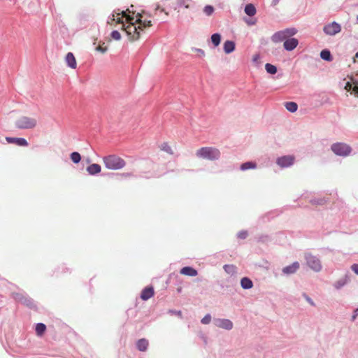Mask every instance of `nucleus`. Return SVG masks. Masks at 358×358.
I'll list each match as a JSON object with an SVG mask.
<instances>
[{
	"label": "nucleus",
	"mask_w": 358,
	"mask_h": 358,
	"mask_svg": "<svg viewBox=\"0 0 358 358\" xmlns=\"http://www.w3.org/2000/svg\"><path fill=\"white\" fill-rule=\"evenodd\" d=\"M296 34V29L294 28L285 29L282 31H279L275 33L272 36V41L274 43H279L283 41H286L288 38Z\"/></svg>",
	"instance_id": "nucleus-6"
},
{
	"label": "nucleus",
	"mask_w": 358,
	"mask_h": 358,
	"mask_svg": "<svg viewBox=\"0 0 358 358\" xmlns=\"http://www.w3.org/2000/svg\"><path fill=\"white\" fill-rule=\"evenodd\" d=\"M265 69L268 73L275 74L277 72V68L273 64L267 63L265 65Z\"/></svg>",
	"instance_id": "nucleus-29"
},
{
	"label": "nucleus",
	"mask_w": 358,
	"mask_h": 358,
	"mask_svg": "<svg viewBox=\"0 0 358 358\" xmlns=\"http://www.w3.org/2000/svg\"><path fill=\"white\" fill-rule=\"evenodd\" d=\"M331 150L335 155L341 157H347L352 152V148L349 145L341 142L333 143Z\"/></svg>",
	"instance_id": "nucleus-5"
},
{
	"label": "nucleus",
	"mask_w": 358,
	"mask_h": 358,
	"mask_svg": "<svg viewBox=\"0 0 358 358\" xmlns=\"http://www.w3.org/2000/svg\"><path fill=\"white\" fill-rule=\"evenodd\" d=\"M13 296L15 299V300L21 303H23L28 306L32 305V300L30 298L27 297V296L23 295L22 294L15 293L13 294Z\"/></svg>",
	"instance_id": "nucleus-11"
},
{
	"label": "nucleus",
	"mask_w": 358,
	"mask_h": 358,
	"mask_svg": "<svg viewBox=\"0 0 358 358\" xmlns=\"http://www.w3.org/2000/svg\"><path fill=\"white\" fill-rule=\"evenodd\" d=\"M211 41L215 46H218L221 41V36L220 34H213L211 36Z\"/></svg>",
	"instance_id": "nucleus-27"
},
{
	"label": "nucleus",
	"mask_w": 358,
	"mask_h": 358,
	"mask_svg": "<svg viewBox=\"0 0 358 358\" xmlns=\"http://www.w3.org/2000/svg\"><path fill=\"white\" fill-rule=\"evenodd\" d=\"M285 108L289 112L294 113L296 111L298 106L295 102L290 101L285 103Z\"/></svg>",
	"instance_id": "nucleus-25"
},
{
	"label": "nucleus",
	"mask_w": 358,
	"mask_h": 358,
	"mask_svg": "<svg viewBox=\"0 0 358 358\" xmlns=\"http://www.w3.org/2000/svg\"><path fill=\"white\" fill-rule=\"evenodd\" d=\"M245 13L249 16H253L256 13V8L253 4H247L245 7Z\"/></svg>",
	"instance_id": "nucleus-23"
},
{
	"label": "nucleus",
	"mask_w": 358,
	"mask_h": 358,
	"mask_svg": "<svg viewBox=\"0 0 358 358\" xmlns=\"http://www.w3.org/2000/svg\"><path fill=\"white\" fill-rule=\"evenodd\" d=\"M305 258L307 265L314 271L318 272L322 269V265L319 259L310 254H306Z\"/></svg>",
	"instance_id": "nucleus-7"
},
{
	"label": "nucleus",
	"mask_w": 358,
	"mask_h": 358,
	"mask_svg": "<svg viewBox=\"0 0 358 358\" xmlns=\"http://www.w3.org/2000/svg\"><path fill=\"white\" fill-rule=\"evenodd\" d=\"M110 36L113 39L119 41L121 38V34L118 31H113L110 34Z\"/></svg>",
	"instance_id": "nucleus-34"
},
{
	"label": "nucleus",
	"mask_w": 358,
	"mask_h": 358,
	"mask_svg": "<svg viewBox=\"0 0 358 358\" xmlns=\"http://www.w3.org/2000/svg\"><path fill=\"white\" fill-rule=\"evenodd\" d=\"M176 314L180 317H182V312L180 310L176 312Z\"/></svg>",
	"instance_id": "nucleus-45"
},
{
	"label": "nucleus",
	"mask_w": 358,
	"mask_h": 358,
	"mask_svg": "<svg viewBox=\"0 0 358 358\" xmlns=\"http://www.w3.org/2000/svg\"><path fill=\"white\" fill-rule=\"evenodd\" d=\"M223 48L226 54H229L235 50V43L232 41H226Z\"/></svg>",
	"instance_id": "nucleus-20"
},
{
	"label": "nucleus",
	"mask_w": 358,
	"mask_h": 358,
	"mask_svg": "<svg viewBox=\"0 0 358 358\" xmlns=\"http://www.w3.org/2000/svg\"><path fill=\"white\" fill-rule=\"evenodd\" d=\"M294 157L292 155H287L279 157L276 160V163L282 168L287 167L294 164Z\"/></svg>",
	"instance_id": "nucleus-9"
},
{
	"label": "nucleus",
	"mask_w": 358,
	"mask_h": 358,
	"mask_svg": "<svg viewBox=\"0 0 358 358\" xmlns=\"http://www.w3.org/2000/svg\"><path fill=\"white\" fill-rule=\"evenodd\" d=\"M6 141L8 143H14L19 146H27L28 142L24 138H13V137H6Z\"/></svg>",
	"instance_id": "nucleus-14"
},
{
	"label": "nucleus",
	"mask_w": 358,
	"mask_h": 358,
	"mask_svg": "<svg viewBox=\"0 0 358 358\" xmlns=\"http://www.w3.org/2000/svg\"><path fill=\"white\" fill-rule=\"evenodd\" d=\"M161 150L166 152L168 154L172 155L173 153L172 148L168 143L164 142L159 145Z\"/></svg>",
	"instance_id": "nucleus-26"
},
{
	"label": "nucleus",
	"mask_w": 358,
	"mask_h": 358,
	"mask_svg": "<svg viewBox=\"0 0 358 358\" xmlns=\"http://www.w3.org/2000/svg\"><path fill=\"white\" fill-rule=\"evenodd\" d=\"M241 287L243 289H250L253 286L252 280L248 278H243L241 280Z\"/></svg>",
	"instance_id": "nucleus-21"
},
{
	"label": "nucleus",
	"mask_w": 358,
	"mask_h": 358,
	"mask_svg": "<svg viewBox=\"0 0 358 358\" xmlns=\"http://www.w3.org/2000/svg\"><path fill=\"white\" fill-rule=\"evenodd\" d=\"M341 30V25L336 22H333L325 25L323 28L324 32L329 36H334L339 33Z\"/></svg>",
	"instance_id": "nucleus-8"
},
{
	"label": "nucleus",
	"mask_w": 358,
	"mask_h": 358,
	"mask_svg": "<svg viewBox=\"0 0 358 358\" xmlns=\"http://www.w3.org/2000/svg\"><path fill=\"white\" fill-rule=\"evenodd\" d=\"M298 44L299 41L296 38L289 37L284 41L283 47L286 50L292 51L296 48Z\"/></svg>",
	"instance_id": "nucleus-12"
},
{
	"label": "nucleus",
	"mask_w": 358,
	"mask_h": 358,
	"mask_svg": "<svg viewBox=\"0 0 358 358\" xmlns=\"http://www.w3.org/2000/svg\"><path fill=\"white\" fill-rule=\"evenodd\" d=\"M258 57H258V55H255V56L253 57V60H254V61L257 60Z\"/></svg>",
	"instance_id": "nucleus-46"
},
{
	"label": "nucleus",
	"mask_w": 358,
	"mask_h": 358,
	"mask_svg": "<svg viewBox=\"0 0 358 358\" xmlns=\"http://www.w3.org/2000/svg\"><path fill=\"white\" fill-rule=\"evenodd\" d=\"M299 263L295 262L291 265L284 267L282 269V272L287 275L292 274L296 272V271L299 268Z\"/></svg>",
	"instance_id": "nucleus-16"
},
{
	"label": "nucleus",
	"mask_w": 358,
	"mask_h": 358,
	"mask_svg": "<svg viewBox=\"0 0 358 358\" xmlns=\"http://www.w3.org/2000/svg\"><path fill=\"white\" fill-rule=\"evenodd\" d=\"M103 162L105 166L110 170H119L126 165V162L115 155H110L103 157Z\"/></svg>",
	"instance_id": "nucleus-2"
},
{
	"label": "nucleus",
	"mask_w": 358,
	"mask_h": 358,
	"mask_svg": "<svg viewBox=\"0 0 358 358\" xmlns=\"http://www.w3.org/2000/svg\"><path fill=\"white\" fill-rule=\"evenodd\" d=\"M46 330V326L43 323H38L36 325L35 331L38 336H42Z\"/></svg>",
	"instance_id": "nucleus-22"
},
{
	"label": "nucleus",
	"mask_w": 358,
	"mask_h": 358,
	"mask_svg": "<svg viewBox=\"0 0 358 358\" xmlns=\"http://www.w3.org/2000/svg\"><path fill=\"white\" fill-rule=\"evenodd\" d=\"M215 325L222 329L230 330L233 328V323L228 319H218L215 321Z\"/></svg>",
	"instance_id": "nucleus-10"
},
{
	"label": "nucleus",
	"mask_w": 358,
	"mask_h": 358,
	"mask_svg": "<svg viewBox=\"0 0 358 358\" xmlns=\"http://www.w3.org/2000/svg\"><path fill=\"white\" fill-rule=\"evenodd\" d=\"M180 273L182 274V275H187V276H196L197 275V271L194 268H193L192 267H190V266H185V267H183Z\"/></svg>",
	"instance_id": "nucleus-17"
},
{
	"label": "nucleus",
	"mask_w": 358,
	"mask_h": 358,
	"mask_svg": "<svg viewBox=\"0 0 358 358\" xmlns=\"http://www.w3.org/2000/svg\"><path fill=\"white\" fill-rule=\"evenodd\" d=\"M351 268L357 275H358V264H352Z\"/></svg>",
	"instance_id": "nucleus-39"
},
{
	"label": "nucleus",
	"mask_w": 358,
	"mask_h": 358,
	"mask_svg": "<svg viewBox=\"0 0 358 358\" xmlns=\"http://www.w3.org/2000/svg\"><path fill=\"white\" fill-rule=\"evenodd\" d=\"M158 10H160L162 12H164V8H160L159 6L157 5L153 14H149L143 10L141 13H138L136 14V19L135 21L134 17L127 13H130L129 9L122 11L119 9L115 10L113 12L111 17H109L108 24L110 25H113V22H115L116 24H122V29L127 33L131 41H134L139 39L141 33L143 31L144 29L150 27L152 25L151 20L143 19V15H146L148 17H152L157 15Z\"/></svg>",
	"instance_id": "nucleus-1"
},
{
	"label": "nucleus",
	"mask_w": 358,
	"mask_h": 358,
	"mask_svg": "<svg viewBox=\"0 0 358 358\" xmlns=\"http://www.w3.org/2000/svg\"><path fill=\"white\" fill-rule=\"evenodd\" d=\"M357 20H358V15H357Z\"/></svg>",
	"instance_id": "nucleus-49"
},
{
	"label": "nucleus",
	"mask_w": 358,
	"mask_h": 358,
	"mask_svg": "<svg viewBox=\"0 0 358 358\" xmlns=\"http://www.w3.org/2000/svg\"><path fill=\"white\" fill-rule=\"evenodd\" d=\"M355 57L358 58V52L355 54Z\"/></svg>",
	"instance_id": "nucleus-47"
},
{
	"label": "nucleus",
	"mask_w": 358,
	"mask_h": 358,
	"mask_svg": "<svg viewBox=\"0 0 358 358\" xmlns=\"http://www.w3.org/2000/svg\"><path fill=\"white\" fill-rule=\"evenodd\" d=\"M149 345V342L147 339L145 338H141V339H139L137 342H136V347H137V349L139 350V351H141V352H145L148 349V347Z\"/></svg>",
	"instance_id": "nucleus-18"
},
{
	"label": "nucleus",
	"mask_w": 358,
	"mask_h": 358,
	"mask_svg": "<svg viewBox=\"0 0 358 358\" xmlns=\"http://www.w3.org/2000/svg\"><path fill=\"white\" fill-rule=\"evenodd\" d=\"M320 57L322 59L326 60V61L330 62L332 60V57H331V52L328 50H322L320 52Z\"/></svg>",
	"instance_id": "nucleus-24"
},
{
	"label": "nucleus",
	"mask_w": 358,
	"mask_h": 358,
	"mask_svg": "<svg viewBox=\"0 0 358 358\" xmlns=\"http://www.w3.org/2000/svg\"><path fill=\"white\" fill-rule=\"evenodd\" d=\"M354 87H352L353 92H355V95L358 97V81H355Z\"/></svg>",
	"instance_id": "nucleus-37"
},
{
	"label": "nucleus",
	"mask_w": 358,
	"mask_h": 358,
	"mask_svg": "<svg viewBox=\"0 0 358 358\" xmlns=\"http://www.w3.org/2000/svg\"><path fill=\"white\" fill-rule=\"evenodd\" d=\"M173 4L177 5L178 6H184L186 8H188L189 7V5L186 0H175L173 2Z\"/></svg>",
	"instance_id": "nucleus-31"
},
{
	"label": "nucleus",
	"mask_w": 358,
	"mask_h": 358,
	"mask_svg": "<svg viewBox=\"0 0 358 358\" xmlns=\"http://www.w3.org/2000/svg\"><path fill=\"white\" fill-rule=\"evenodd\" d=\"M194 51L198 53L199 57H204L205 56V52L203 50H201V49L195 48Z\"/></svg>",
	"instance_id": "nucleus-38"
},
{
	"label": "nucleus",
	"mask_w": 358,
	"mask_h": 358,
	"mask_svg": "<svg viewBox=\"0 0 358 358\" xmlns=\"http://www.w3.org/2000/svg\"><path fill=\"white\" fill-rule=\"evenodd\" d=\"M104 44H105L104 43H103L101 45L99 44L96 48V50L98 51V52H100L102 54H104L107 51V50H108L107 46H104Z\"/></svg>",
	"instance_id": "nucleus-33"
},
{
	"label": "nucleus",
	"mask_w": 358,
	"mask_h": 358,
	"mask_svg": "<svg viewBox=\"0 0 358 358\" xmlns=\"http://www.w3.org/2000/svg\"><path fill=\"white\" fill-rule=\"evenodd\" d=\"M358 315V308L356 309L355 311H354V313L352 316V320H355L356 319V317H357Z\"/></svg>",
	"instance_id": "nucleus-43"
},
{
	"label": "nucleus",
	"mask_w": 358,
	"mask_h": 358,
	"mask_svg": "<svg viewBox=\"0 0 358 358\" xmlns=\"http://www.w3.org/2000/svg\"><path fill=\"white\" fill-rule=\"evenodd\" d=\"M196 155L199 158L213 161L220 158V152L215 148L203 147L196 151Z\"/></svg>",
	"instance_id": "nucleus-3"
},
{
	"label": "nucleus",
	"mask_w": 358,
	"mask_h": 358,
	"mask_svg": "<svg viewBox=\"0 0 358 358\" xmlns=\"http://www.w3.org/2000/svg\"><path fill=\"white\" fill-rule=\"evenodd\" d=\"M101 171V166L98 164H92L87 167V171L90 175H95L99 173Z\"/></svg>",
	"instance_id": "nucleus-19"
},
{
	"label": "nucleus",
	"mask_w": 358,
	"mask_h": 358,
	"mask_svg": "<svg viewBox=\"0 0 358 358\" xmlns=\"http://www.w3.org/2000/svg\"><path fill=\"white\" fill-rule=\"evenodd\" d=\"M211 320V316L210 315H206L203 319L201 320V322L204 324H207L210 323Z\"/></svg>",
	"instance_id": "nucleus-35"
},
{
	"label": "nucleus",
	"mask_w": 358,
	"mask_h": 358,
	"mask_svg": "<svg viewBox=\"0 0 358 358\" xmlns=\"http://www.w3.org/2000/svg\"><path fill=\"white\" fill-rule=\"evenodd\" d=\"M224 268L227 272H230L231 270H234V266L230 265H225Z\"/></svg>",
	"instance_id": "nucleus-40"
},
{
	"label": "nucleus",
	"mask_w": 358,
	"mask_h": 358,
	"mask_svg": "<svg viewBox=\"0 0 358 358\" xmlns=\"http://www.w3.org/2000/svg\"><path fill=\"white\" fill-rule=\"evenodd\" d=\"M65 62L69 68L72 69H76L77 68V62L72 52H68L66 54L65 57Z\"/></svg>",
	"instance_id": "nucleus-13"
},
{
	"label": "nucleus",
	"mask_w": 358,
	"mask_h": 358,
	"mask_svg": "<svg viewBox=\"0 0 358 358\" xmlns=\"http://www.w3.org/2000/svg\"><path fill=\"white\" fill-rule=\"evenodd\" d=\"M345 89L347 91H350L351 89H352V84L350 82H347L345 86Z\"/></svg>",
	"instance_id": "nucleus-41"
},
{
	"label": "nucleus",
	"mask_w": 358,
	"mask_h": 358,
	"mask_svg": "<svg viewBox=\"0 0 358 358\" xmlns=\"http://www.w3.org/2000/svg\"><path fill=\"white\" fill-rule=\"evenodd\" d=\"M248 236V232L245 231H241L238 234V237L241 239H245Z\"/></svg>",
	"instance_id": "nucleus-36"
},
{
	"label": "nucleus",
	"mask_w": 358,
	"mask_h": 358,
	"mask_svg": "<svg viewBox=\"0 0 358 358\" xmlns=\"http://www.w3.org/2000/svg\"><path fill=\"white\" fill-rule=\"evenodd\" d=\"M275 2H278L279 0H274Z\"/></svg>",
	"instance_id": "nucleus-48"
},
{
	"label": "nucleus",
	"mask_w": 358,
	"mask_h": 358,
	"mask_svg": "<svg viewBox=\"0 0 358 358\" xmlns=\"http://www.w3.org/2000/svg\"><path fill=\"white\" fill-rule=\"evenodd\" d=\"M71 159L76 164L80 162L81 159L80 155L77 152H73L71 154Z\"/></svg>",
	"instance_id": "nucleus-30"
},
{
	"label": "nucleus",
	"mask_w": 358,
	"mask_h": 358,
	"mask_svg": "<svg viewBox=\"0 0 358 358\" xmlns=\"http://www.w3.org/2000/svg\"><path fill=\"white\" fill-rule=\"evenodd\" d=\"M256 166H256L255 163H253L251 162H248L243 163L241 165V170L245 171V170H248L250 169H255Z\"/></svg>",
	"instance_id": "nucleus-28"
},
{
	"label": "nucleus",
	"mask_w": 358,
	"mask_h": 358,
	"mask_svg": "<svg viewBox=\"0 0 358 358\" xmlns=\"http://www.w3.org/2000/svg\"><path fill=\"white\" fill-rule=\"evenodd\" d=\"M155 292L152 287H147L143 289L141 294V298L143 301H147L154 296Z\"/></svg>",
	"instance_id": "nucleus-15"
},
{
	"label": "nucleus",
	"mask_w": 358,
	"mask_h": 358,
	"mask_svg": "<svg viewBox=\"0 0 358 358\" xmlns=\"http://www.w3.org/2000/svg\"><path fill=\"white\" fill-rule=\"evenodd\" d=\"M306 299L307 300V301L311 305V306H315V303L313 301V300L309 298L308 296H306Z\"/></svg>",
	"instance_id": "nucleus-44"
},
{
	"label": "nucleus",
	"mask_w": 358,
	"mask_h": 358,
	"mask_svg": "<svg viewBox=\"0 0 358 358\" xmlns=\"http://www.w3.org/2000/svg\"><path fill=\"white\" fill-rule=\"evenodd\" d=\"M37 120L34 117L22 116L15 122V126L20 129H31L36 127Z\"/></svg>",
	"instance_id": "nucleus-4"
},
{
	"label": "nucleus",
	"mask_w": 358,
	"mask_h": 358,
	"mask_svg": "<svg viewBox=\"0 0 358 358\" xmlns=\"http://www.w3.org/2000/svg\"><path fill=\"white\" fill-rule=\"evenodd\" d=\"M214 12V8L212 6H206L203 8V13L207 15H211Z\"/></svg>",
	"instance_id": "nucleus-32"
},
{
	"label": "nucleus",
	"mask_w": 358,
	"mask_h": 358,
	"mask_svg": "<svg viewBox=\"0 0 358 358\" xmlns=\"http://www.w3.org/2000/svg\"><path fill=\"white\" fill-rule=\"evenodd\" d=\"M345 283V281H343L342 282H341L340 281L339 282H337L336 284V287L337 289H339L341 288L344 284Z\"/></svg>",
	"instance_id": "nucleus-42"
}]
</instances>
